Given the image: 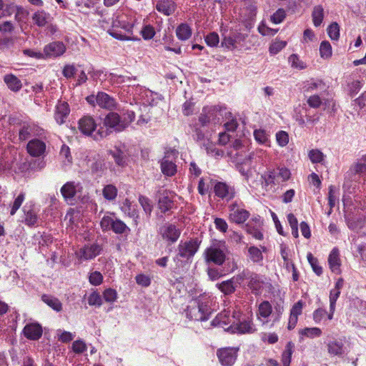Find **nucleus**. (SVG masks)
I'll return each instance as SVG.
<instances>
[{
	"mask_svg": "<svg viewBox=\"0 0 366 366\" xmlns=\"http://www.w3.org/2000/svg\"><path fill=\"white\" fill-rule=\"evenodd\" d=\"M205 149L208 155L214 157L215 159L221 158L224 154V151L218 149L212 142H208L206 144Z\"/></svg>",
	"mask_w": 366,
	"mask_h": 366,
	"instance_id": "37998d69",
	"label": "nucleus"
},
{
	"mask_svg": "<svg viewBox=\"0 0 366 366\" xmlns=\"http://www.w3.org/2000/svg\"><path fill=\"white\" fill-rule=\"evenodd\" d=\"M103 298L107 302L113 303L117 299V292L112 288L106 289L103 292Z\"/></svg>",
	"mask_w": 366,
	"mask_h": 366,
	"instance_id": "13d9d810",
	"label": "nucleus"
},
{
	"mask_svg": "<svg viewBox=\"0 0 366 366\" xmlns=\"http://www.w3.org/2000/svg\"><path fill=\"white\" fill-rule=\"evenodd\" d=\"M248 257L253 263H259L263 260L262 250L255 246L248 247Z\"/></svg>",
	"mask_w": 366,
	"mask_h": 366,
	"instance_id": "ea45409f",
	"label": "nucleus"
},
{
	"mask_svg": "<svg viewBox=\"0 0 366 366\" xmlns=\"http://www.w3.org/2000/svg\"><path fill=\"white\" fill-rule=\"evenodd\" d=\"M14 29L15 26L11 21H4L0 23V32L3 34H11Z\"/></svg>",
	"mask_w": 366,
	"mask_h": 366,
	"instance_id": "e2e57ef3",
	"label": "nucleus"
},
{
	"mask_svg": "<svg viewBox=\"0 0 366 366\" xmlns=\"http://www.w3.org/2000/svg\"><path fill=\"white\" fill-rule=\"evenodd\" d=\"M302 308L303 302L302 300L297 301L292 305L290 310V317L287 324V329L289 330H292L296 327L298 317L302 312Z\"/></svg>",
	"mask_w": 366,
	"mask_h": 366,
	"instance_id": "aec40b11",
	"label": "nucleus"
},
{
	"mask_svg": "<svg viewBox=\"0 0 366 366\" xmlns=\"http://www.w3.org/2000/svg\"><path fill=\"white\" fill-rule=\"evenodd\" d=\"M213 191L216 197L227 201L232 200L237 194L235 187L224 182H216Z\"/></svg>",
	"mask_w": 366,
	"mask_h": 366,
	"instance_id": "0eeeda50",
	"label": "nucleus"
},
{
	"mask_svg": "<svg viewBox=\"0 0 366 366\" xmlns=\"http://www.w3.org/2000/svg\"><path fill=\"white\" fill-rule=\"evenodd\" d=\"M102 251V247L97 243L85 244L77 252L79 258L84 260H89L95 258Z\"/></svg>",
	"mask_w": 366,
	"mask_h": 366,
	"instance_id": "ddd939ff",
	"label": "nucleus"
},
{
	"mask_svg": "<svg viewBox=\"0 0 366 366\" xmlns=\"http://www.w3.org/2000/svg\"><path fill=\"white\" fill-rule=\"evenodd\" d=\"M26 194L24 192H21L19 194V195L15 198L14 202L11 206L10 214L11 216L14 215L18 209L21 207L22 203L25 200Z\"/></svg>",
	"mask_w": 366,
	"mask_h": 366,
	"instance_id": "8fccbe9b",
	"label": "nucleus"
},
{
	"mask_svg": "<svg viewBox=\"0 0 366 366\" xmlns=\"http://www.w3.org/2000/svg\"><path fill=\"white\" fill-rule=\"evenodd\" d=\"M246 232L252 236L256 239L262 240L264 238L262 232L255 226L252 225L251 222L246 224Z\"/></svg>",
	"mask_w": 366,
	"mask_h": 366,
	"instance_id": "603ef678",
	"label": "nucleus"
},
{
	"mask_svg": "<svg viewBox=\"0 0 366 366\" xmlns=\"http://www.w3.org/2000/svg\"><path fill=\"white\" fill-rule=\"evenodd\" d=\"M178 152L176 149L167 150L160 162V169L162 174L166 177H173L177 172V167L175 164Z\"/></svg>",
	"mask_w": 366,
	"mask_h": 366,
	"instance_id": "20e7f679",
	"label": "nucleus"
},
{
	"mask_svg": "<svg viewBox=\"0 0 366 366\" xmlns=\"http://www.w3.org/2000/svg\"><path fill=\"white\" fill-rule=\"evenodd\" d=\"M327 352L332 356H339L343 353V344L339 341H330L327 345Z\"/></svg>",
	"mask_w": 366,
	"mask_h": 366,
	"instance_id": "4c0bfd02",
	"label": "nucleus"
},
{
	"mask_svg": "<svg viewBox=\"0 0 366 366\" xmlns=\"http://www.w3.org/2000/svg\"><path fill=\"white\" fill-rule=\"evenodd\" d=\"M304 93H312L315 91H327V86L323 80L320 79H312L304 83L303 86Z\"/></svg>",
	"mask_w": 366,
	"mask_h": 366,
	"instance_id": "b1692460",
	"label": "nucleus"
},
{
	"mask_svg": "<svg viewBox=\"0 0 366 366\" xmlns=\"http://www.w3.org/2000/svg\"><path fill=\"white\" fill-rule=\"evenodd\" d=\"M312 17L314 26L316 27L320 26L324 19V9L322 6L317 5L314 7Z\"/></svg>",
	"mask_w": 366,
	"mask_h": 366,
	"instance_id": "58836bf2",
	"label": "nucleus"
},
{
	"mask_svg": "<svg viewBox=\"0 0 366 366\" xmlns=\"http://www.w3.org/2000/svg\"><path fill=\"white\" fill-rule=\"evenodd\" d=\"M135 113L129 109H122L119 112L110 111L103 119V127H100L96 134L94 139L99 141L109 135L112 131L122 132L129 127V126L135 119Z\"/></svg>",
	"mask_w": 366,
	"mask_h": 366,
	"instance_id": "f257e3e1",
	"label": "nucleus"
},
{
	"mask_svg": "<svg viewBox=\"0 0 366 366\" xmlns=\"http://www.w3.org/2000/svg\"><path fill=\"white\" fill-rule=\"evenodd\" d=\"M230 315V311L224 310L216 316V317L212 320V325L222 327L230 326L232 322L235 321L234 319L236 318L234 312H233L232 317Z\"/></svg>",
	"mask_w": 366,
	"mask_h": 366,
	"instance_id": "6ab92c4d",
	"label": "nucleus"
},
{
	"mask_svg": "<svg viewBox=\"0 0 366 366\" xmlns=\"http://www.w3.org/2000/svg\"><path fill=\"white\" fill-rule=\"evenodd\" d=\"M204 254L207 262H212L219 266L222 265L226 259L224 251L217 246L207 247Z\"/></svg>",
	"mask_w": 366,
	"mask_h": 366,
	"instance_id": "1a4fd4ad",
	"label": "nucleus"
},
{
	"mask_svg": "<svg viewBox=\"0 0 366 366\" xmlns=\"http://www.w3.org/2000/svg\"><path fill=\"white\" fill-rule=\"evenodd\" d=\"M294 344L292 342H288L285 346V350L282 354V362L283 366H290L292 359V355L294 350Z\"/></svg>",
	"mask_w": 366,
	"mask_h": 366,
	"instance_id": "a19ab883",
	"label": "nucleus"
},
{
	"mask_svg": "<svg viewBox=\"0 0 366 366\" xmlns=\"http://www.w3.org/2000/svg\"><path fill=\"white\" fill-rule=\"evenodd\" d=\"M66 51V46L61 41H53L44 48V54L47 57L61 56Z\"/></svg>",
	"mask_w": 366,
	"mask_h": 366,
	"instance_id": "a211bd4d",
	"label": "nucleus"
},
{
	"mask_svg": "<svg viewBox=\"0 0 366 366\" xmlns=\"http://www.w3.org/2000/svg\"><path fill=\"white\" fill-rule=\"evenodd\" d=\"M327 34L332 40L340 38V26L337 22H332L327 28Z\"/></svg>",
	"mask_w": 366,
	"mask_h": 366,
	"instance_id": "5fc2aeb1",
	"label": "nucleus"
},
{
	"mask_svg": "<svg viewBox=\"0 0 366 366\" xmlns=\"http://www.w3.org/2000/svg\"><path fill=\"white\" fill-rule=\"evenodd\" d=\"M102 194L106 199L114 200L117 196V189L112 184H107L104 187Z\"/></svg>",
	"mask_w": 366,
	"mask_h": 366,
	"instance_id": "a18cd8bd",
	"label": "nucleus"
},
{
	"mask_svg": "<svg viewBox=\"0 0 366 366\" xmlns=\"http://www.w3.org/2000/svg\"><path fill=\"white\" fill-rule=\"evenodd\" d=\"M205 42L211 47L217 46L219 42V37L217 33L211 32L205 36Z\"/></svg>",
	"mask_w": 366,
	"mask_h": 366,
	"instance_id": "052dcab7",
	"label": "nucleus"
},
{
	"mask_svg": "<svg viewBox=\"0 0 366 366\" xmlns=\"http://www.w3.org/2000/svg\"><path fill=\"white\" fill-rule=\"evenodd\" d=\"M41 300L49 307L56 312L62 310V304L60 300L52 295L44 294L41 297Z\"/></svg>",
	"mask_w": 366,
	"mask_h": 366,
	"instance_id": "473e14b6",
	"label": "nucleus"
},
{
	"mask_svg": "<svg viewBox=\"0 0 366 366\" xmlns=\"http://www.w3.org/2000/svg\"><path fill=\"white\" fill-rule=\"evenodd\" d=\"M237 39L234 36H224L222 41V46L225 47L227 49L233 50L237 46Z\"/></svg>",
	"mask_w": 366,
	"mask_h": 366,
	"instance_id": "338daca9",
	"label": "nucleus"
},
{
	"mask_svg": "<svg viewBox=\"0 0 366 366\" xmlns=\"http://www.w3.org/2000/svg\"><path fill=\"white\" fill-rule=\"evenodd\" d=\"M43 129L34 123L24 122L19 131V139L26 141L32 137L40 136Z\"/></svg>",
	"mask_w": 366,
	"mask_h": 366,
	"instance_id": "9d476101",
	"label": "nucleus"
},
{
	"mask_svg": "<svg viewBox=\"0 0 366 366\" xmlns=\"http://www.w3.org/2000/svg\"><path fill=\"white\" fill-rule=\"evenodd\" d=\"M279 182H285L290 178V171L286 167L278 168L275 170Z\"/></svg>",
	"mask_w": 366,
	"mask_h": 366,
	"instance_id": "774afa93",
	"label": "nucleus"
},
{
	"mask_svg": "<svg viewBox=\"0 0 366 366\" xmlns=\"http://www.w3.org/2000/svg\"><path fill=\"white\" fill-rule=\"evenodd\" d=\"M50 19V14L44 10H38L32 15V20L35 25L43 27L46 25Z\"/></svg>",
	"mask_w": 366,
	"mask_h": 366,
	"instance_id": "2f4dec72",
	"label": "nucleus"
},
{
	"mask_svg": "<svg viewBox=\"0 0 366 366\" xmlns=\"http://www.w3.org/2000/svg\"><path fill=\"white\" fill-rule=\"evenodd\" d=\"M176 5L172 0H162L157 2L156 5L157 10L166 15L169 16L174 12Z\"/></svg>",
	"mask_w": 366,
	"mask_h": 366,
	"instance_id": "bb28decb",
	"label": "nucleus"
},
{
	"mask_svg": "<svg viewBox=\"0 0 366 366\" xmlns=\"http://www.w3.org/2000/svg\"><path fill=\"white\" fill-rule=\"evenodd\" d=\"M216 287L224 295H232L235 292L237 287V286L234 284V277L217 283L216 285Z\"/></svg>",
	"mask_w": 366,
	"mask_h": 366,
	"instance_id": "c85d7f7f",
	"label": "nucleus"
},
{
	"mask_svg": "<svg viewBox=\"0 0 366 366\" xmlns=\"http://www.w3.org/2000/svg\"><path fill=\"white\" fill-rule=\"evenodd\" d=\"M194 302L197 304L196 305L198 307L199 310L207 315L208 320L211 315V298L209 295L207 293L201 294L194 299Z\"/></svg>",
	"mask_w": 366,
	"mask_h": 366,
	"instance_id": "4be33fe9",
	"label": "nucleus"
},
{
	"mask_svg": "<svg viewBox=\"0 0 366 366\" xmlns=\"http://www.w3.org/2000/svg\"><path fill=\"white\" fill-rule=\"evenodd\" d=\"M214 115V109L209 107H204L202 112L199 117V122L202 126L207 125L211 119V117Z\"/></svg>",
	"mask_w": 366,
	"mask_h": 366,
	"instance_id": "09e8293b",
	"label": "nucleus"
},
{
	"mask_svg": "<svg viewBox=\"0 0 366 366\" xmlns=\"http://www.w3.org/2000/svg\"><path fill=\"white\" fill-rule=\"evenodd\" d=\"M46 143L39 139L34 138L29 141L26 145L27 153L33 157H39L46 152Z\"/></svg>",
	"mask_w": 366,
	"mask_h": 366,
	"instance_id": "f8f14e48",
	"label": "nucleus"
},
{
	"mask_svg": "<svg viewBox=\"0 0 366 366\" xmlns=\"http://www.w3.org/2000/svg\"><path fill=\"white\" fill-rule=\"evenodd\" d=\"M264 284V282L262 277L254 272L248 280L247 286L253 295H259L262 293Z\"/></svg>",
	"mask_w": 366,
	"mask_h": 366,
	"instance_id": "5701e85b",
	"label": "nucleus"
},
{
	"mask_svg": "<svg viewBox=\"0 0 366 366\" xmlns=\"http://www.w3.org/2000/svg\"><path fill=\"white\" fill-rule=\"evenodd\" d=\"M42 327L37 322L26 324L23 329L24 337L31 340H39L42 336Z\"/></svg>",
	"mask_w": 366,
	"mask_h": 366,
	"instance_id": "dca6fc26",
	"label": "nucleus"
},
{
	"mask_svg": "<svg viewBox=\"0 0 366 366\" xmlns=\"http://www.w3.org/2000/svg\"><path fill=\"white\" fill-rule=\"evenodd\" d=\"M272 306L267 300L262 301L259 305L256 312L258 320L262 321L263 323L267 322V319L272 313Z\"/></svg>",
	"mask_w": 366,
	"mask_h": 366,
	"instance_id": "412c9836",
	"label": "nucleus"
},
{
	"mask_svg": "<svg viewBox=\"0 0 366 366\" xmlns=\"http://www.w3.org/2000/svg\"><path fill=\"white\" fill-rule=\"evenodd\" d=\"M229 220L237 224H244L249 217L250 213L245 209L243 202L235 201L228 206Z\"/></svg>",
	"mask_w": 366,
	"mask_h": 366,
	"instance_id": "7ed1b4c3",
	"label": "nucleus"
},
{
	"mask_svg": "<svg viewBox=\"0 0 366 366\" xmlns=\"http://www.w3.org/2000/svg\"><path fill=\"white\" fill-rule=\"evenodd\" d=\"M328 264L332 272L340 274L341 261L340 259V252L337 247H334L328 257Z\"/></svg>",
	"mask_w": 366,
	"mask_h": 366,
	"instance_id": "393cba45",
	"label": "nucleus"
},
{
	"mask_svg": "<svg viewBox=\"0 0 366 366\" xmlns=\"http://www.w3.org/2000/svg\"><path fill=\"white\" fill-rule=\"evenodd\" d=\"M286 45L287 42L285 41H275L269 46V53L272 54H277L283 49Z\"/></svg>",
	"mask_w": 366,
	"mask_h": 366,
	"instance_id": "69168bd1",
	"label": "nucleus"
},
{
	"mask_svg": "<svg viewBox=\"0 0 366 366\" xmlns=\"http://www.w3.org/2000/svg\"><path fill=\"white\" fill-rule=\"evenodd\" d=\"M70 109L69 104L64 101H59L55 107L54 119L58 124L65 122L69 114Z\"/></svg>",
	"mask_w": 366,
	"mask_h": 366,
	"instance_id": "f3484780",
	"label": "nucleus"
},
{
	"mask_svg": "<svg viewBox=\"0 0 366 366\" xmlns=\"http://www.w3.org/2000/svg\"><path fill=\"white\" fill-rule=\"evenodd\" d=\"M27 15L28 13L22 6H18L16 7L14 19L15 21L19 24V25L24 22Z\"/></svg>",
	"mask_w": 366,
	"mask_h": 366,
	"instance_id": "680f3d73",
	"label": "nucleus"
},
{
	"mask_svg": "<svg viewBox=\"0 0 366 366\" xmlns=\"http://www.w3.org/2000/svg\"><path fill=\"white\" fill-rule=\"evenodd\" d=\"M115 234H122L126 232H130V229L127 224L119 219H115L114 224L112 225V229Z\"/></svg>",
	"mask_w": 366,
	"mask_h": 366,
	"instance_id": "c03bdc74",
	"label": "nucleus"
},
{
	"mask_svg": "<svg viewBox=\"0 0 366 366\" xmlns=\"http://www.w3.org/2000/svg\"><path fill=\"white\" fill-rule=\"evenodd\" d=\"M109 154L112 157L118 166L124 167L127 164V156L120 149L115 148L113 150H109Z\"/></svg>",
	"mask_w": 366,
	"mask_h": 366,
	"instance_id": "c9c22d12",
	"label": "nucleus"
},
{
	"mask_svg": "<svg viewBox=\"0 0 366 366\" xmlns=\"http://www.w3.org/2000/svg\"><path fill=\"white\" fill-rule=\"evenodd\" d=\"M320 54L323 59H329L332 56V46L328 41H323L320 46Z\"/></svg>",
	"mask_w": 366,
	"mask_h": 366,
	"instance_id": "de8ad7c7",
	"label": "nucleus"
},
{
	"mask_svg": "<svg viewBox=\"0 0 366 366\" xmlns=\"http://www.w3.org/2000/svg\"><path fill=\"white\" fill-rule=\"evenodd\" d=\"M307 104L314 109L320 108L322 104V99L318 94H313L308 97L307 100Z\"/></svg>",
	"mask_w": 366,
	"mask_h": 366,
	"instance_id": "0e129e2a",
	"label": "nucleus"
},
{
	"mask_svg": "<svg viewBox=\"0 0 366 366\" xmlns=\"http://www.w3.org/2000/svg\"><path fill=\"white\" fill-rule=\"evenodd\" d=\"M139 202L142 207L144 211L148 215L151 214V212L152 211V205L151 204L150 199L143 195H139Z\"/></svg>",
	"mask_w": 366,
	"mask_h": 366,
	"instance_id": "4d7b16f0",
	"label": "nucleus"
},
{
	"mask_svg": "<svg viewBox=\"0 0 366 366\" xmlns=\"http://www.w3.org/2000/svg\"><path fill=\"white\" fill-rule=\"evenodd\" d=\"M289 62L291 64V66L297 69H304L307 67L306 64L300 60L297 54H292L289 57Z\"/></svg>",
	"mask_w": 366,
	"mask_h": 366,
	"instance_id": "864d4df0",
	"label": "nucleus"
},
{
	"mask_svg": "<svg viewBox=\"0 0 366 366\" xmlns=\"http://www.w3.org/2000/svg\"><path fill=\"white\" fill-rule=\"evenodd\" d=\"M307 259L310 266L312 268L313 272L318 276L322 274V267L319 264L318 259L315 257L312 253L309 252L307 254Z\"/></svg>",
	"mask_w": 366,
	"mask_h": 366,
	"instance_id": "49530a36",
	"label": "nucleus"
},
{
	"mask_svg": "<svg viewBox=\"0 0 366 366\" xmlns=\"http://www.w3.org/2000/svg\"><path fill=\"white\" fill-rule=\"evenodd\" d=\"M159 234L169 244L176 242L180 237L181 230L172 223H166L159 228Z\"/></svg>",
	"mask_w": 366,
	"mask_h": 366,
	"instance_id": "6e6552de",
	"label": "nucleus"
},
{
	"mask_svg": "<svg viewBox=\"0 0 366 366\" xmlns=\"http://www.w3.org/2000/svg\"><path fill=\"white\" fill-rule=\"evenodd\" d=\"M309 158L312 163H320L324 159L323 153L319 149H311L308 154Z\"/></svg>",
	"mask_w": 366,
	"mask_h": 366,
	"instance_id": "bf43d9fd",
	"label": "nucleus"
},
{
	"mask_svg": "<svg viewBox=\"0 0 366 366\" xmlns=\"http://www.w3.org/2000/svg\"><path fill=\"white\" fill-rule=\"evenodd\" d=\"M225 330L231 332L232 333H237L240 335L252 334L257 330L252 317H248L242 320L238 319L237 321H234L232 324L225 328Z\"/></svg>",
	"mask_w": 366,
	"mask_h": 366,
	"instance_id": "39448f33",
	"label": "nucleus"
},
{
	"mask_svg": "<svg viewBox=\"0 0 366 366\" xmlns=\"http://www.w3.org/2000/svg\"><path fill=\"white\" fill-rule=\"evenodd\" d=\"M112 29L109 30V34L119 40H128L129 38L125 35L120 34L114 30V29L121 28L126 31L131 32L133 28V24L128 21V16L122 13L117 12L114 14L112 23Z\"/></svg>",
	"mask_w": 366,
	"mask_h": 366,
	"instance_id": "f03ea898",
	"label": "nucleus"
},
{
	"mask_svg": "<svg viewBox=\"0 0 366 366\" xmlns=\"http://www.w3.org/2000/svg\"><path fill=\"white\" fill-rule=\"evenodd\" d=\"M300 335L305 336L308 338L319 337L322 335V330L319 327H305L299 331Z\"/></svg>",
	"mask_w": 366,
	"mask_h": 366,
	"instance_id": "79ce46f5",
	"label": "nucleus"
},
{
	"mask_svg": "<svg viewBox=\"0 0 366 366\" xmlns=\"http://www.w3.org/2000/svg\"><path fill=\"white\" fill-rule=\"evenodd\" d=\"M76 184L74 182H67L61 188V194L65 201L72 200L76 194Z\"/></svg>",
	"mask_w": 366,
	"mask_h": 366,
	"instance_id": "a878e982",
	"label": "nucleus"
},
{
	"mask_svg": "<svg viewBox=\"0 0 366 366\" xmlns=\"http://www.w3.org/2000/svg\"><path fill=\"white\" fill-rule=\"evenodd\" d=\"M173 207L174 202L168 195L163 194L159 199L158 207L162 213L166 214L172 209Z\"/></svg>",
	"mask_w": 366,
	"mask_h": 366,
	"instance_id": "e433bc0d",
	"label": "nucleus"
},
{
	"mask_svg": "<svg viewBox=\"0 0 366 366\" xmlns=\"http://www.w3.org/2000/svg\"><path fill=\"white\" fill-rule=\"evenodd\" d=\"M187 317L191 320L205 321L207 320V315L199 310L197 305L189 306L187 310Z\"/></svg>",
	"mask_w": 366,
	"mask_h": 366,
	"instance_id": "72a5a7b5",
	"label": "nucleus"
},
{
	"mask_svg": "<svg viewBox=\"0 0 366 366\" xmlns=\"http://www.w3.org/2000/svg\"><path fill=\"white\" fill-rule=\"evenodd\" d=\"M96 103L99 107L109 111L117 109V102L116 99L103 92H99L97 93Z\"/></svg>",
	"mask_w": 366,
	"mask_h": 366,
	"instance_id": "4468645a",
	"label": "nucleus"
},
{
	"mask_svg": "<svg viewBox=\"0 0 366 366\" xmlns=\"http://www.w3.org/2000/svg\"><path fill=\"white\" fill-rule=\"evenodd\" d=\"M97 124L94 119L91 116H84L78 122L79 131L84 135L91 136L95 131Z\"/></svg>",
	"mask_w": 366,
	"mask_h": 366,
	"instance_id": "2eb2a0df",
	"label": "nucleus"
},
{
	"mask_svg": "<svg viewBox=\"0 0 366 366\" xmlns=\"http://www.w3.org/2000/svg\"><path fill=\"white\" fill-rule=\"evenodd\" d=\"M4 81L8 88L14 92H19L22 87L21 80L12 74H6L4 76Z\"/></svg>",
	"mask_w": 366,
	"mask_h": 366,
	"instance_id": "cd10ccee",
	"label": "nucleus"
},
{
	"mask_svg": "<svg viewBox=\"0 0 366 366\" xmlns=\"http://www.w3.org/2000/svg\"><path fill=\"white\" fill-rule=\"evenodd\" d=\"M200 241L197 238L191 239L189 241H181L177 247V257L189 259L192 258L198 251Z\"/></svg>",
	"mask_w": 366,
	"mask_h": 366,
	"instance_id": "423d86ee",
	"label": "nucleus"
},
{
	"mask_svg": "<svg viewBox=\"0 0 366 366\" xmlns=\"http://www.w3.org/2000/svg\"><path fill=\"white\" fill-rule=\"evenodd\" d=\"M352 174L359 176L366 173V154L354 162L349 170Z\"/></svg>",
	"mask_w": 366,
	"mask_h": 366,
	"instance_id": "7c9ffc66",
	"label": "nucleus"
},
{
	"mask_svg": "<svg viewBox=\"0 0 366 366\" xmlns=\"http://www.w3.org/2000/svg\"><path fill=\"white\" fill-rule=\"evenodd\" d=\"M237 351L238 349L233 347L222 348L217 350V355L223 366H231L237 359Z\"/></svg>",
	"mask_w": 366,
	"mask_h": 366,
	"instance_id": "9b49d317",
	"label": "nucleus"
},
{
	"mask_svg": "<svg viewBox=\"0 0 366 366\" xmlns=\"http://www.w3.org/2000/svg\"><path fill=\"white\" fill-rule=\"evenodd\" d=\"M262 178L264 179L266 186L280 183L275 170L267 171L262 175Z\"/></svg>",
	"mask_w": 366,
	"mask_h": 366,
	"instance_id": "3c124183",
	"label": "nucleus"
},
{
	"mask_svg": "<svg viewBox=\"0 0 366 366\" xmlns=\"http://www.w3.org/2000/svg\"><path fill=\"white\" fill-rule=\"evenodd\" d=\"M109 79L113 84H121L127 81H130L132 79V77L111 73L109 75Z\"/></svg>",
	"mask_w": 366,
	"mask_h": 366,
	"instance_id": "6e6d98bb",
	"label": "nucleus"
},
{
	"mask_svg": "<svg viewBox=\"0 0 366 366\" xmlns=\"http://www.w3.org/2000/svg\"><path fill=\"white\" fill-rule=\"evenodd\" d=\"M23 211L24 213V219L23 222L29 227L34 226L38 221L37 213L34 209L33 207L28 208L26 206H25L23 209Z\"/></svg>",
	"mask_w": 366,
	"mask_h": 366,
	"instance_id": "c756f323",
	"label": "nucleus"
},
{
	"mask_svg": "<svg viewBox=\"0 0 366 366\" xmlns=\"http://www.w3.org/2000/svg\"><path fill=\"white\" fill-rule=\"evenodd\" d=\"M176 35L179 40H187L192 36V29L187 24L182 23L177 26Z\"/></svg>",
	"mask_w": 366,
	"mask_h": 366,
	"instance_id": "f704fd0d",
	"label": "nucleus"
}]
</instances>
